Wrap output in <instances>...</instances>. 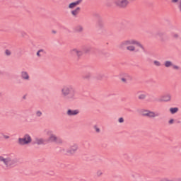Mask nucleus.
<instances>
[{"instance_id":"obj_1","label":"nucleus","mask_w":181,"mask_h":181,"mask_svg":"<svg viewBox=\"0 0 181 181\" xmlns=\"http://www.w3.org/2000/svg\"><path fill=\"white\" fill-rule=\"evenodd\" d=\"M0 162L4 163L6 170H9L18 165L19 160L13 153L9 155L4 154L0 156Z\"/></svg>"},{"instance_id":"obj_2","label":"nucleus","mask_w":181,"mask_h":181,"mask_svg":"<svg viewBox=\"0 0 181 181\" xmlns=\"http://www.w3.org/2000/svg\"><path fill=\"white\" fill-rule=\"evenodd\" d=\"M61 96L66 101H74V100H77L76 97V88L71 85L62 86L61 88Z\"/></svg>"},{"instance_id":"obj_3","label":"nucleus","mask_w":181,"mask_h":181,"mask_svg":"<svg viewBox=\"0 0 181 181\" xmlns=\"http://www.w3.org/2000/svg\"><path fill=\"white\" fill-rule=\"evenodd\" d=\"M132 45H136V46H138V47H140L141 49H142V50H145V48L141 42L133 39L126 40L122 42L119 45V49H121L122 50H125L128 46H131Z\"/></svg>"},{"instance_id":"obj_4","label":"nucleus","mask_w":181,"mask_h":181,"mask_svg":"<svg viewBox=\"0 0 181 181\" xmlns=\"http://www.w3.org/2000/svg\"><path fill=\"white\" fill-rule=\"evenodd\" d=\"M47 135L49 136L48 142L57 144V145H61V144H63V139L59 136H56V134H54L53 131H47Z\"/></svg>"},{"instance_id":"obj_5","label":"nucleus","mask_w":181,"mask_h":181,"mask_svg":"<svg viewBox=\"0 0 181 181\" xmlns=\"http://www.w3.org/2000/svg\"><path fill=\"white\" fill-rule=\"evenodd\" d=\"M170 30L171 31L170 36L173 39H175V40L181 39V30L179 28L175 25H170Z\"/></svg>"},{"instance_id":"obj_6","label":"nucleus","mask_w":181,"mask_h":181,"mask_svg":"<svg viewBox=\"0 0 181 181\" xmlns=\"http://www.w3.org/2000/svg\"><path fill=\"white\" fill-rule=\"evenodd\" d=\"M141 115L143 117H148V118H156V117H159L160 114L158 112L144 110L141 112Z\"/></svg>"},{"instance_id":"obj_7","label":"nucleus","mask_w":181,"mask_h":181,"mask_svg":"<svg viewBox=\"0 0 181 181\" xmlns=\"http://www.w3.org/2000/svg\"><path fill=\"white\" fill-rule=\"evenodd\" d=\"M30 142H32V137L28 134H25L23 138L18 139L19 145H28Z\"/></svg>"},{"instance_id":"obj_8","label":"nucleus","mask_w":181,"mask_h":181,"mask_svg":"<svg viewBox=\"0 0 181 181\" xmlns=\"http://www.w3.org/2000/svg\"><path fill=\"white\" fill-rule=\"evenodd\" d=\"M172 100V95L166 93L163 95L160 99L156 100L158 103H169Z\"/></svg>"},{"instance_id":"obj_9","label":"nucleus","mask_w":181,"mask_h":181,"mask_svg":"<svg viewBox=\"0 0 181 181\" xmlns=\"http://www.w3.org/2000/svg\"><path fill=\"white\" fill-rule=\"evenodd\" d=\"M77 149H78V146L77 144H74L69 148L66 152L68 155H74L76 152H77Z\"/></svg>"},{"instance_id":"obj_10","label":"nucleus","mask_w":181,"mask_h":181,"mask_svg":"<svg viewBox=\"0 0 181 181\" xmlns=\"http://www.w3.org/2000/svg\"><path fill=\"white\" fill-rule=\"evenodd\" d=\"M21 77L22 80H25V81H29L30 80V76H29V73L26 71H22L21 72Z\"/></svg>"},{"instance_id":"obj_11","label":"nucleus","mask_w":181,"mask_h":181,"mask_svg":"<svg viewBox=\"0 0 181 181\" xmlns=\"http://www.w3.org/2000/svg\"><path fill=\"white\" fill-rule=\"evenodd\" d=\"M78 114H80V110H71V109H69L66 112V115L69 117H74L75 115H78Z\"/></svg>"},{"instance_id":"obj_12","label":"nucleus","mask_w":181,"mask_h":181,"mask_svg":"<svg viewBox=\"0 0 181 181\" xmlns=\"http://www.w3.org/2000/svg\"><path fill=\"white\" fill-rule=\"evenodd\" d=\"M132 177L136 181H145V180H144V176H141V174L137 173H133L132 174Z\"/></svg>"},{"instance_id":"obj_13","label":"nucleus","mask_w":181,"mask_h":181,"mask_svg":"<svg viewBox=\"0 0 181 181\" xmlns=\"http://www.w3.org/2000/svg\"><path fill=\"white\" fill-rule=\"evenodd\" d=\"M70 53L71 54V56H77V57H80L81 56H83V52L80 51L77 49H73L70 51Z\"/></svg>"},{"instance_id":"obj_14","label":"nucleus","mask_w":181,"mask_h":181,"mask_svg":"<svg viewBox=\"0 0 181 181\" xmlns=\"http://www.w3.org/2000/svg\"><path fill=\"white\" fill-rule=\"evenodd\" d=\"M37 145H46V140L42 138H35V143Z\"/></svg>"},{"instance_id":"obj_15","label":"nucleus","mask_w":181,"mask_h":181,"mask_svg":"<svg viewBox=\"0 0 181 181\" xmlns=\"http://www.w3.org/2000/svg\"><path fill=\"white\" fill-rule=\"evenodd\" d=\"M97 27L98 28V29H103V28H104V21L103 20V18H101V17H100L98 20Z\"/></svg>"},{"instance_id":"obj_16","label":"nucleus","mask_w":181,"mask_h":181,"mask_svg":"<svg viewBox=\"0 0 181 181\" xmlns=\"http://www.w3.org/2000/svg\"><path fill=\"white\" fill-rule=\"evenodd\" d=\"M30 115H32V110H25L23 111V117L24 118H25L26 119H28V118H29V117H30Z\"/></svg>"},{"instance_id":"obj_17","label":"nucleus","mask_w":181,"mask_h":181,"mask_svg":"<svg viewBox=\"0 0 181 181\" xmlns=\"http://www.w3.org/2000/svg\"><path fill=\"white\" fill-rule=\"evenodd\" d=\"M172 4H177V8L181 13V0H171Z\"/></svg>"},{"instance_id":"obj_18","label":"nucleus","mask_w":181,"mask_h":181,"mask_svg":"<svg viewBox=\"0 0 181 181\" xmlns=\"http://www.w3.org/2000/svg\"><path fill=\"white\" fill-rule=\"evenodd\" d=\"M45 54H46V51H45V49H39L37 52V57H43V56H45Z\"/></svg>"},{"instance_id":"obj_19","label":"nucleus","mask_w":181,"mask_h":181,"mask_svg":"<svg viewBox=\"0 0 181 181\" xmlns=\"http://www.w3.org/2000/svg\"><path fill=\"white\" fill-rule=\"evenodd\" d=\"M80 7H77L76 9L73 10L71 11V15H73V16H77V15H78V13L80 12Z\"/></svg>"},{"instance_id":"obj_20","label":"nucleus","mask_w":181,"mask_h":181,"mask_svg":"<svg viewBox=\"0 0 181 181\" xmlns=\"http://www.w3.org/2000/svg\"><path fill=\"white\" fill-rule=\"evenodd\" d=\"M179 111V107H170V112L172 115L176 114Z\"/></svg>"},{"instance_id":"obj_21","label":"nucleus","mask_w":181,"mask_h":181,"mask_svg":"<svg viewBox=\"0 0 181 181\" xmlns=\"http://www.w3.org/2000/svg\"><path fill=\"white\" fill-rule=\"evenodd\" d=\"M164 66L165 67H172L173 66V63H172V62L170 61H165L164 63Z\"/></svg>"},{"instance_id":"obj_22","label":"nucleus","mask_w":181,"mask_h":181,"mask_svg":"<svg viewBox=\"0 0 181 181\" xmlns=\"http://www.w3.org/2000/svg\"><path fill=\"white\" fill-rule=\"evenodd\" d=\"M105 77V75L104 74H98L96 75L97 80H103Z\"/></svg>"},{"instance_id":"obj_23","label":"nucleus","mask_w":181,"mask_h":181,"mask_svg":"<svg viewBox=\"0 0 181 181\" xmlns=\"http://www.w3.org/2000/svg\"><path fill=\"white\" fill-rule=\"evenodd\" d=\"M82 30H83V26L77 25L76 27H75V32H78V33H80Z\"/></svg>"},{"instance_id":"obj_24","label":"nucleus","mask_w":181,"mask_h":181,"mask_svg":"<svg viewBox=\"0 0 181 181\" xmlns=\"http://www.w3.org/2000/svg\"><path fill=\"white\" fill-rule=\"evenodd\" d=\"M123 78H126L127 81H130V80H132V77L131 76L128 75V74H125L123 76Z\"/></svg>"},{"instance_id":"obj_25","label":"nucleus","mask_w":181,"mask_h":181,"mask_svg":"<svg viewBox=\"0 0 181 181\" xmlns=\"http://www.w3.org/2000/svg\"><path fill=\"white\" fill-rule=\"evenodd\" d=\"M138 98L139 100H145V98H146V93H141Z\"/></svg>"},{"instance_id":"obj_26","label":"nucleus","mask_w":181,"mask_h":181,"mask_svg":"<svg viewBox=\"0 0 181 181\" xmlns=\"http://www.w3.org/2000/svg\"><path fill=\"white\" fill-rule=\"evenodd\" d=\"M127 50H129V52H135V47L132 45H129L127 47Z\"/></svg>"},{"instance_id":"obj_27","label":"nucleus","mask_w":181,"mask_h":181,"mask_svg":"<svg viewBox=\"0 0 181 181\" xmlns=\"http://www.w3.org/2000/svg\"><path fill=\"white\" fill-rule=\"evenodd\" d=\"M77 6L76 5V3L72 2L71 4H69V9H74V8H76Z\"/></svg>"},{"instance_id":"obj_28","label":"nucleus","mask_w":181,"mask_h":181,"mask_svg":"<svg viewBox=\"0 0 181 181\" xmlns=\"http://www.w3.org/2000/svg\"><path fill=\"white\" fill-rule=\"evenodd\" d=\"M35 115H36V117H40L43 115V113L40 110H37L35 112Z\"/></svg>"},{"instance_id":"obj_29","label":"nucleus","mask_w":181,"mask_h":181,"mask_svg":"<svg viewBox=\"0 0 181 181\" xmlns=\"http://www.w3.org/2000/svg\"><path fill=\"white\" fill-rule=\"evenodd\" d=\"M153 64L155 66H157V67H160V66H162V64H160V62H159V61H154Z\"/></svg>"},{"instance_id":"obj_30","label":"nucleus","mask_w":181,"mask_h":181,"mask_svg":"<svg viewBox=\"0 0 181 181\" xmlns=\"http://www.w3.org/2000/svg\"><path fill=\"white\" fill-rule=\"evenodd\" d=\"M94 129H95V132H97V134H100V128H98V127H97V125H95L94 126Z\"/></svg>"},{"instance_id":"obj_31","label":"nucleus","mask_w":181,"mask_h":181,"mask_svg":"<svg viewBox=\"0 0 181 181\" xmlns=\"http://www.w3.org/2000/svg\"><path fill=\"white\" fill-rule=\"evenodd\" d=\"M5 54L6 56H11V54H12V52H11V50H9V49H6Z\"/></svg>"},{"instance_id":"obj_32","label":"nucleus","mask_w":181,"mask_h":181,"mask_svg":"<svg viewBox=\"0 0 181 181\" xmlns=\"http://www.w3.org/2000/svg\"><path fill=\"white\" fill-rule=\"evenodd\" d=\"M81 2H83V0H77L76 1H74L75 5H80V4H81Z\"/></svg>"},{"instance_id":"obj_33","label":"nucleus","mask_w":181,"mask_h":181,"mask_svg":"<svg viewBox=\"0 0 181 181\" xmlns=\"http://www.w3.org/2000/svg\"><path fill=\"white\" fill-rule=\"evenodd\" d=\"M161 181H176V180H172L169 178H164Z\"/></svg>"},{"instance_id":"obj_34","label":"nucleus","mask_w":181,"mask_h":181,"mask_svg":"<svg viewBox=\"0 0 181 181\" xmlns=\"http://www.w3.org/2000/svg\"><path fill=\"white\" fill-rule=\"evenodd\" d=\"M172 67H173V69H174V70H179V66H177V65H174L173 64Z\"/></svg>"},{"instance_id":"obj_35","label":"nucleus","mask_w":181,"mask_h":181,"mask_svg":"<svg viewBox=\"0 0 181 181\" xmlns=\"http://www.w3.org/2000/svg\"><path fill=\"white\" fill-rule=\"evenodd\" d=\"M84 78H90L91 77V74L88 73L87 75L83 76Z\"/></svg>"},{"instance_id":"obj_36","label":"nucleus","mask_w":181,"mask_h":181,"mask_svg":"<svg viewBox=\"0 0 181 181\" xmlns=\"http://www.w3.org/2000/svg\"><path fill=\"white\" fill-rule=\"evenodd\" d=\"M1 135L4 136L5 139H9V136L5 135L4 133H1Z\"/></svg>"},{"instance_id":"obj_37","label":"nucleus","mask_w":181,"mask_h":181,"mask_svg":"<svg viewBox=\"0 0 181 181\" xmlns=\"http://www.w3.org/2000/svg\"><path fill=\"white\" fill-rule=\"evenodd\" d=\"M121 81H123V83H128V81L127 80V78L124 77L121 78Z\"/></svg>"},{"instance_id":"obj_38","label":"nucleus","mask_w":181,"mask_h":181,"mask_svg":"<svg viewBox=\"0 0 181 181\" xmlns=\"http://www.w3.org/2000/svg\"><path fill=\"white\" fill-rule=\"evenodd\" d=\"M90 50H91V48H90V47L85 48V53H88V52H90Z\"/></svg>"},{"instance_id":"obj_39","label":"nucleus","mask_w":181,"mask_h":181,"mask_svg":"<svg viewBox=\"0 0 181 181\" xmlns=\"http://www.w3.org/2000/svg\"><path fill=\"white\" fill-rule=\"evenodd\" d=\"M118 122H119L120 124H122V122H124V118H123V117L119 118Z\"/></svg>"},{"instance_id":"obj_40","label":"nucleus","mask_w":181,"mask_h":181,"mask_svg":"<svg viewBox=\"0 0 181 181\" xmlns=\"http://www.w3.org/2000/svg\"><path fill=\"white\" fill-rule=\"evenodd\" d=\"M173 122H175V119H171L169 120L168 124H170V125H172V124H173Z\"/></svg>"},{"instance_id":"obj_41","label":"nucleus","mask_w":181,"mask_h":181,"mask_svg":"<svg viewBox=\"0 0 181 181\" xmlns=\"http://www.w3.org/2000/svg\"><path fill=\"white\" fill-rule=\"evenodd\" d=\"M157 35L160 36V37H162V36H163V33H158Z\"/></svg>"},{"instance_id":"obj_42","label":"nucleus","mask_w":181,"mask_h":181,"mask_svg":"<svg viewBox=\"0 0 181 181\" xmlns=\"http://www.w3.org/2000/svg\"><path fill=\"white\" fill-rule=\"evenodd\" d=\"M105 56L106 57H110V54H108V52H105Z\"/></svg>"},{"instance_id":"obj_43","label":"nucleus","mask_w":181,"mask_h":181,"mask_svg":"<svg viewBox=\"0 0 181 181\" xmlns=\"http://www.w3.org/2000/svg\"><path fill=\"white\" fill-rule=\"evenodd\" d=\"M101 175H103V173H101V171H98V176H101Z\"/></svg>"},{"instance_id":"obj_44","label":"nucleus","mask_w":181,"mask_h":181,"mask_svg":"<svg viewBox=\"0 0 181 181\" xmlns=\"http://www.w3.org/2000/svg\"><path fill=\"white\" fill-rule=\"evenodd\" d=\"M14 6H19L16 5V4H14Z\"/></svg>"},{"instance_id":"obj_45","label":"nucleus","mask_w":181,"mask_h":181,"mask_svg":"<svg viewBox=\"0 0 181 181\" xmlns=\"http://www.w3.org/2000/svg\"><path fill=\"white\" fill-rule=\"evenodd\" d=\"M52 33H56V31H54V30H52Z\"/></svg>"},{"instance_id":"obj_46","label":"nucleus","mask_w":181,"mask_h":181,"mask_svg":"<svg viewBox=\"0 0 181 181\" xmlns=\"http://www.w3.org/2000/svg\"><path fill=\"white\" fill-rule=\"evenodd\" d=\"M0 97H2V93L0 92Z\"/></svg>"},{"instance_id":"obj_47","label":"nucleus","mask_w":181,"mask_h":181,"mask_svg":"<svg viewBox=\"0 0 181 181\" xmlns=\"http://www.w3.org/2000/svg\"><path fill=\"white\" fill-rule=\"evenodd\" d=\"M23 98H26V96H23Z\"/></svg>"}]
</instances>
